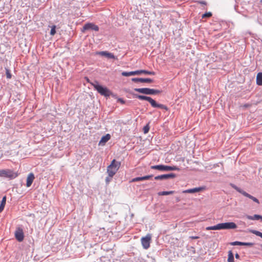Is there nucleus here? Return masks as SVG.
Segmentation results:
<instances>
[{
	"mask_svg": "<svg viewBox=\"0 0 262 262\" xmlns=\"http://www.w3.org/2000/svg\"><path fill=\"white\" fill-rule=\"evenodd\" d=\"M117 101L120 102L122 104H124L125 102V101L122 98H119L117 100Z\"/></svg>",
	"mask_w": 262,
	"mask_h": 262,
	"instance_id": "f704fd0d",
	"label": "nucleus"
},
{
	"mask_svg": "<svg viewBox=\"0 0 262 262\" xmlns=\"http://www.w3.org/2000/svg\"><path fill=\"white\" fill-rule=\"evenodd\" d=\"M189 238L191 239H198L199 238V237L198 236H191L189 237Z\"/></svg>",
	"mask_w": 262,
	"mask_h": 262,
	"instance_id": "c9c22d12",
	"label": "nucleus"
},
{
	"mask_svg": "<svg viewBox=\"0 0 262 262\" xmlns=\"http://www.w3.org/2000/svg\"><path fill=\"white\" fill-rule=\"evenodd\" d=\"M134 96L135 98H136L140 100H146L148 101L150 103L151 106L154 108H160L166 111L168 110L167 106L164 104L157 103V102L150 97L144 95H140L138 94H134Z\"/></svg>",
	"mask_w": 262,
	"mask_h": 262,
	"instance_id": "f257e3e1",
	"label": "nucleus"
},
{
	"mask_svg": "<svg viewBox=\"0 0 262 262\" xmlns=\"http://www.w3.org/2000/svg\"><path fill=\"white\" fill-rule=\"evenodd\" d=\"M219 229H234L237 228V225L234 222H226L218 224Z\"/></svg>",
	"mask_w": 262,
	"mask_h": 262,
	"instance_id": "0eeeda50",
	"label": "nucleus"
},
{
	"mask_svg": "<svg viewBox=\"0 0 262 262\" xmlns=\"http://www.w3.org/2000/svg\"><path fill=\"white\" fill-rule=\"evenodd\" d=\"M176 176V174L171 173L169 174H164L162 175H159L156 176L155 177V180H162L164 179H168L170 178H174Z\"/></svg>",
	"mask_w": 262,
	"mask_h": 262,
	"instance_id": "9b49d317",
	"label": "nucleus"
},
{
	"mask_svg": "<svg viewBox=\"0 0 262 262\" xmlns=\"http://www.w3.org/2000/svg\"><path fill=\"white\" fill-rule=\"evenodd\" d=\"M180 200L179 199H177V202H179Z\"/></svg>",
	"mask_w": 262,
	"mask_h": 262,
	"instance_id": "37998d69",
	"label": "nucleus"
},
{
	"mask_svg": "<svg viewBox=\"0 0 262 262\" xmlns=\"http://www.w3.org/2000/svg\"><path fill=\"white\" fill-rule=\"evenodd\" d=\"M111 139V135L107 134L105 136L102 137L100 141H99V145H104Z\"/></svg>",
	"mask_w": 262,
	"mask_h": 262,
	"instance_id": "a211bd4d",
	"label": "nucleus"
},
{
	"mask_svg": "<svg viewBox=\"0 0 262 262\" xmlns=\"http://www.w3.org/2000/svg\"><path fill=\"white\" fill-rule=\"evenodd\" d=\"M149 127L148 125H145L143 127V131L145 134L149 132Z\"/></svg>",
	"mask_w": 262,
	"mask_h": 262,
	"instance_id": "2f4dec72",
	"label": "nucleus"
},
{
	"mask_svg": "<svg viewBox=\"0 0 262 262\" xmlns=\"http://www.w3.org/2000/svg\"><path fill=\"white\" fill-rule=\"evenodd\" d=\"M199 3H200V4H201L206 5V2H205V1H201V2H200Z\"/></svg>",
	"mask_w": 262,
	"mask_h": 262,
	"instance_id": "4c0bfd02",
	"label": "nucleus"
},
{
	"mask_svg": "<svg viewBox=\"0 0 262 262\" xmlns=\"http://www.w3.org/2000/svg\"><path fill=\"white\" fill-rule=\"evenodd\" d=\"M34 179V174L32 172H31L28 174L26 183V186L27 187H29L32 185Z\"/></svg>",
	"mask_w": 262,
	"mask_h": 262,
	"instance_id": "2eb2a0df",
	"label": "nucleus"
},
{
	"mask_svg": "<svg viewBox=\"0 0 262 262\" xmlns=\"http://www.w3.org/2000/svg\"><path fill=\"white\" fill-rule=\"evenodd\" d=\"M56 33V26L55 25L53 26L51 28L50 31V35H54Z\"/></svg>",
	"mask_w": 262,
	"mask_h": 262,
	"instance_id": "c756f323",
	"label": "nucleus"
},
{
	"mask_svg": "<svg viewBox=\"0 0 262 262\" xmlns=\"http://www.w3.org/2000/svg\"><path fill=\"white\" fill-rule=\"evenodd\" d=\"M97 54L101 56H105L106 58L108 59H117V58L113 53L108 52L106 51L98 52H97Z\"/></svg>",
	"mask_w": 262,
	"mask_h": 262,
	"instance_id": "f8f14e48",
	"label": "nucleus"
},
{
	"mask_svg": "<svg viewBox=\"0 0 262 262\" xmlns=\"http://www.w3.org/2000/svg\"><path fill=\"white\" fill-rule=\"evenodd\" d=\"M235 257L236 258V259H239V257H240V256L238 254V253H236L235 254Z\"/></svg>",
	"mask_w": 262,
	"mask_h": 262,
	"instance_id": "e433bc0d",
	"label": "nucleus"
},
{
	"mask_svg": "<svg viewBox=\"0 0 262 262\" xmlns=\"http://www.w3.org/2000/svg\"><path fill=\"white\" fill-rule=\"evenodd\" d=\"M230 244L232 246H247L249 247H251L254 245V243H253L242 242L238 241L232 242Z\"/></svg>",
	"mask_w": 262,
	"mask_h": 262,
	"instance_id": "4468645a",
	"label": "nucleus"
},
{
	"mask_svg": "<svg viewBox=\"0 0 262 262\" xmlns=\"http://www.w3.org/2000/svg\"><path fill=\"white\" fill-rule=\"evenodd\" d=\"M132 81L134 82H147L151 83L153 82V80L151 78H133Z\"/></svg>",
	"mask_w": 262,
	"mask_h": 262,
	"instance_id": "ddd939ff",
	"label": "nucleus"
},
{
	"mask_svg": "<svg viewBox=\"0 0 262 262\" xmlns=\"http://www.w3.org/2000/svg\"><path fill=\"white\" fill-rule=\"evenodd\" d=\"M246 217H247V219H248L249 220H258L260 219V215L254 214L253 216L247 215Z\"/></svg>",
	"mask_w": 262,
	"mask_h": 262,
	"instance_id": "5701e85b",
	"label": "nucleus"
},
{
	"mask_svg": "<svg viewBox=\"0 0 262 262\" xmlns=\"http://www.w3.org/2000/svg\"><path fill=\"white\" fill-rule=\"evenodd\" d=\"M228 259H227V261L228 262H234V255L232 253V252L230 250L228 251Z\"/></svg>",
	"mask_w": 262,
	"mask_h": 262,
	"instance_id": "4be33fe9",
	"label": "nucleus"
},
{
	"mask_svg": "<svg viewBox=\"0 0 262 262\" xmlns=\"http://www.w3.org/2000/svg\"><path fill=\"white\" fill-rule=\"evenodd\" d=\"M234 9H235V10L236 12H238V10H237V7H236V6H234Z\"/></svg>",
	"mask_w": 262,
	"mask_h": 262,
	"instance_id": "58836bf2",
	"label": "nucleus"
},
{
	"mask_svg": "<svg viewBox=\"0 0 262 262\" xmlns=\"http://www.w3.org/2000/svg\"><path fill=\"white\" fill-rule=\"evenodd\" d=\"M6 77L8 79H10L12 77V75L10 73V70L6 68Z\"/></svg>",
	"mask_w": 262,
	"mask_h": 262,
	"instance_id": "c85d7f7f",
	"label": "nucleus"
},
{
	"mask_svg": "<svg viewBox=\"0 0 262 262\" xmlns=\"http://www.w3.org/2000/svg\"><path fill=\"white\" fill-rule=\"evenodd\" d=\"M3 210L0 208V212H2Z\"/></svg>",
	"mask_w": 262,
	"mask_h": 262,
	"instance_id": "79ce46f5",
	"label": "nucleus"
},
{
	"mask_svg": "<svg viewBox=\"0 0 262 262\" xmlns=\"http://www.w3.org/2000/svg\"><path fill=\"white\" fill-rule=\"evenodd\" d=\"M153 177V175H147L143 177H136L132 180V182H135L139 181L149 180Z\"/></svg>",
	"mask_w": 262,
	"mask_h": 262,
	"instance_id": "dca6fc26",
	"label": "nucleus"
},
{
	"mask_svg": "<svg viewBox=\"0 0 262 262\" xmlns=\"http://www.w3.org/2000/svg\"><path fill=\"white\" fill-rule=\"evenodd\" d=\"M212 15V13L210 12H206L202 15V18L210 17Z\"/></svg>",
	"mask_w": 262,
	"mask_h": 262,
	"instance_id": "7c9ffc66",
	"label": "nucleus"
},
{
	"mask_svg": "<svg viewBox=\"0 0 262 262\" xmlns=\"http://www.w3.org/2000/svg\"><path fill=\"white\" fill-rule=\"evenodd\" d=\"M260 2L262 3V0H260Z\"/></svg>",
	"mask_w": 262,
	"mask_h": 262,
	"instance_id": "c03bdc74",
	"label": "nucleus"
},
{
	"mask_svg": "<svg viewBox=\"0 0 262 262\" xmlns=\"http://www.w3.org/2000/svg\"><path fill=\"white\" fill-rule=\"evenodd\" d=\"M15 237L19 242H22L24 239L23 230L20 227H17L15 231Z\"/></svg>",
	"mask_w": 262,
	"mask_h": 262,
	"instance_id": "6e6552de",
	"label": "nucleus"
},
{
	"mask_svg": "<svg viewBox=\"0 0 262 262\" xmlns=\"http://www.w3.org/2000/svg\"><path fill=\"white\" fill-rule=\"evenodd\" d=\"M95 90H96L100 94L105 97H109L112 94L111 91L105 86H103L99 84L97 81H95L91 83Z\"/></svg>",
	"mask_w": 262,
	"mask_h": 262,
	"instance_id": "f03ea898",
	"label": "nucleus"
},
{
	"mask_svg": "<svg viewBox=\"0 0 262 262\" xmlns=\"http://www.w3.org/2000/svg\"><path fill=\"white\" fill-rule=\"evenodd\" d=\"M151 239V235L148 234L145 237L141 238V244L144 249H147L150 246V241Z\"/></svg>",
	"mask_w": 262,
	"mask_h": 262,
	"instance_id": "1a4fd4ad",
	"label": "nucleus"
},
{
	"mask_svg": "<svg viewBox=\"0 0 262 262\" xmlns=\"http://www.w3.org/2000/svg\"><path fill=\"white\" fill-rule=\"evenodd\" d=\"M231 186L233 188H234L235 190H236L237 192L243 194V193L244 192V190L240 188L239 187H237L234 184H231Z\"/></svg>",
	"mask_w": 262,
	"mask_h": 262,
	"instance_id": "393cba45",
	"label": "nucleus"
},
{
	"mask_svg": "<svg viewBox=\"0 0 262 262\" xmlns=\"http://www.w3.org/2000/svg\"><path fill=\"white\" fill-rule=\"evenodd\" d=\"M90 30H94L95 31H98L99 27L93 23H86L83 26L82 31L84 32V31Z\"/></svg>",
	"mask_w": 262,
	"mask_h": 262,
	"instance_id": "9d476101",
	"label": "nucleus"
},
{
	"mask_svg": "<svg viewBox=\"0 0 262 262\" xmlns=\"http://www.w3.org/2000/svg\"><path fill=\"white\" fill-rule=\"evenodd\" d=\"M17 176V174L16 172L9 170H6L5 177L12 179L15 178Z\"/></svg>",
	"mask_w": 262,
	"mask_h": 262,
	"instance_id": "6ab92c4d",
	"label": "nucleus"
},
{
	"mask_svg": "<svg viewBox=\"0 0 262 262\" xmlns=\"http://www.w3.org/2000/svg\"><path fill=\"white\" fill-rule=\"evenodd\" d=\"M120 165V162L117 161L115 159L113 160L110 165L107 167V173L108 176L113 178L119 169Z\"/></svg>",
	"mask_w": 262,
	"mask_h": 262,
	"instance_id": "7ed1b4c3",
	"label": "nucleus"
},
{
	"mask_svg": "<svg viewBox=\"0 0 262 262\" xmlns=\"http://www.w3.org/2000/svg\"><path fill=\"white\" fill-rule=\"evenodd\" d=\"M150 168L152 169H157L161 171H172V170H179L180 168L175 166H168L165 165H152L150 167Z\"/></svg>",
	"mask_w": 262,
	"mask_h": 262,
	"instance_id": "20e7f679",
	"label": "nucleus"
},
{
	"mask_svg": "<svg viewBox=\"0 0 262 262\" xmlns=\"http://www.w3.org/2000/svg\"><path fill=\"white\" fill-rule=\"evenodd\" d=\"M259 219H260L262 221V216L261 215H260V217Z\"/></svg>",
	"mask_w": 262,
	"mask_h": 262,
	"instance_id": "a19ab883",
	"label": "nucleus"
},
{
	"mask_svg": "<svg viewBox=\"0 0 262 262\" xmlns=\"http://www.w3.org/2000/svg\"><path fill=\"white\" fill-rule=\"evenodd\" d=\"M6 196H4L1 202V204H0V208L1 209H2L3 210L4 209L5 204H6Z\"/></svg>",
	"mask_w": 262,
	"mask_h": 262,
	"instance_id": "a878e982",
	"label": "nucleus"
},
{
	"mask_svg": "<svg viewBox=\"0 0 262 262\" xmlns=\"http://www.w3.org/2000/svg\"><path fill=\"white\" fill-rule=\"evenodd\" d=\"M112 178L108 176L105 178V182L108 184L111 181Z\"/></svg>",
	"mask_w": 262,
	"mask_h": 262,
	"instance_id": "72a5a7b5",
	"label": "nucleus"
},
{
	"mask_svg": "<svg viewBox=\"0 0 262 262\" xmlns=\"http://www.w3.org/2000/svg\"><path fill=\"white\" fill-rule=\"evenodd\" d=\"M203 189V187H196V188H192V189H186L185 190H184V191H183V193H195V192H199V191H200L201 190H202Z\"/></svg>",
	"mask_w": 262,
	"mask_h": 262,
	"instance_id": "f3484780",
	"label": "nucleus"
},
{
	"mask_svg": "<svg viewBox=\"0 0 262 262\" xmlns=\"http://www.w3.org/2000/svg\"><path fill=\"white\" fill-rule=\"evenodd\" d=\"M141 74H145L146 75H155V72L154 71H149L145 70H137L135 71H130V72H123L122 73V75L123 76H130L132 75H140Z\"/></svg>",
	"mask_w": 262,
	"mask_h": 262,
	"instance_id": "39448f33",
	"label": "nucleus"
},
{
	"mask_svg": "<svg viewBox=\"0 0 262 262\" xmlns=\"http://www.w3.org/2000/svg\"><path fill=\"white\" fill-rule=\"evenodd\" d=\"M134 90L136 92H139L145 95H157L160 94L161 91L159 90H156L150 88H135Z\"/></svg>",
	"mask_w": 262,
	"mask_h": 262,
	"instance_id": "423d86ee",
	"label": "nucleus"
},
{
	"mask_svg": "<svg viewBox=\"0 0 262 262\" xmlns=\"http://www.w3.org/2000/svg\"><path fill=\"white\" fill-rule=\"evenodd\" d=\"M249 105V104H245V105H244V106H245V107H248Z\"/></svg>",
	"mask_w": 262,
	"mask_h": 262,
	"instance_id": "ea45409f",
	"label": "nucleus"
},
{
	"mask_svg": "<svg viewBox=\"0 0 262 262\" xmlns=\"http://www.w3.org/2000/svg\"><path fill=\"white\" fill-rule=\"evenodd\" d=\"M256 84L258 85H262V73L259 72L256 76Z\"/></svg>",
	"mask_w": 262,
	"mask_h": 262,
	"instance_id": "412c9836",
	"label": "nucleus"
},
{
	"mask_svg": "<svg viewBox=\"0 0 262 262\" xmlns=\"http://www.w3.org/2000/svg\"><path fill=\"white\" fill-rule=\"evenodd\" d=\"M261 246V247L262 248V245H261V246Z\"/></svg>",
	"mask_w": 262,
	"mask_h": 262,
	"instance_id": "a18cd8bd",
	"label": "nucleus"
},
{
	"mask_svg": "<svg viewBox=\"0 0 262 262\" xmlns=\"http://www.w3.org/2000/svg\"><path fill=\"white\" fill-rule=\"evenodd\" d=\"M173 192H174V191H163L159 192L158 193V194L159 195H166L171 194L173 193Z\"/></svg>",
	"mask_w": 262,
	"mask_h": 262,
	"instance_id": "b1692460",
	"label": "nucleus"
},
{
	"mask_svg": "<svg viewBox=\"0 0 262 262\" xmlns=\"http://www.w3.org/2000/svg\"><path fill=\"white\" fill-rule=\"evenodd\" d=\"M6 172V170H0V176L5 177Z\"/></svg>",
	"mask_w": 262,
	"mask_h": 262,
	"instance_id": "473e14b6",
	"label": "nucleus"
},
{
	"mask_svg": "<svg viewBox=\"0 0 262 262\" xmlns=\"http://www.w3.org/2000/svg\"><path fill=\"white\" fill-rule=\"evenodd\" d=\"M206 230H219V225L218 224L212 226H208L206 228Z\"/></svg>",
	"mask_w": 262,
	"mask_h": 262,
	"instance_id": "bb28decb",
	"label": "nucleus"
},
{
	"mask_svg": "<svg viewBox=\"0 0 262 262\" xmlns=\"http://www.w3.org/2000/svg\"><path fill=\"white\" fill-rule=\"evenodd\" d=\"M243 195L246 197L249 198L250 199H251L253 201H254L257 204H259V201L257 198L251 195V194H249L248 193L246 192V191H244V192L243 193Z\"/></svg>",
	"mask_w": 262,
	"mask_h": 262,
	"instance_id": "aec40b11",
	"label": "nucleus"
},
{
	"mask_svg": "<svg viewBox=\"0 0 262 262\" xmlns=\"http://www.w3.org/2000/svg\"><path fill=\"white\" fill-rule=\"evenodd\" d=\"M251 232L252 233L262 238V232H261L259 231H257V230H251Z\"/></svg>",
	"mask_w": 262,
	"mask_h": 262,
	"instance_id": "cd10ccee",
	"label": "nucleus"
}]
</instances>
